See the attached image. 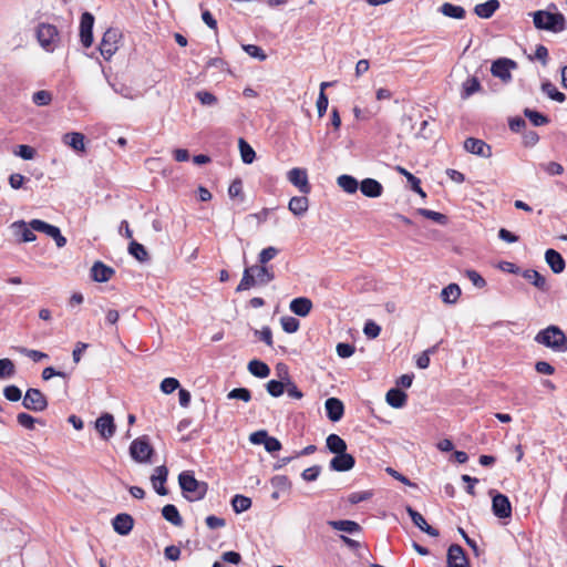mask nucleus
<instances>
[{"mask_svg":"<svg viewBox=\"0 0 567 567\" xmlns=\"http://www.w3.org/2000/svg\"><path fill=\"white\" fill-rule=\"evenodd\" d=\"M179 388V382L177 379L175 378H165L162 382H161V390L162 392H164L165 394H171L173 393L175 390H177Z\"/></svg>","mask_w":567,"mask_h":567,"instance_id":"obj_58","label":"nucleus"},{"mask_svg":"<svg viewBox=\"0 0 567 567\" xmlns=\"http://www.w3.org/2000/svg\"><path fill=\"white\" fill-rule=\"evenodd\" d=\"M440 12L449 18L463 19L465 17V9L450 2H445L440 7Z\"/></svg>","mask_w":567,"mask_h":567,"instance_id":"obj_39","label":"nucleus"},{"mask_svg":"<svg viewBox=\"0 0 567 567\" xmlns=\"http://www.w3.org/2000/svg\"><path fill=\"white\" fill-rule=\"evenodd\" d=\"M361 193L370 198L380 197L383 193V186L374 178H364L359 184Z\"/></svg>","mask_w":567,"mask_h":567,"instance_id":"obj_21","label":"nucleus"},{"mask_svg":"<svg viewBox=\"0 0 567 567\" xmlns=\"http://www.w3.org/2000/svg\"><path fill=\"white\" fill-rule=\"evenodd\" d=\"M355 464L354 457L351 454L341 452L330 461V468L336 472H347L353 468Z\"/></svg>","mask_w":567,"mask_h":567,"instance_id":"obj_16","label":"nucleus"},{"mask_svg":"<svg viewBox=\"0 0 567 567\" xmlns=\"http://www.w3.org/2000/svg\"><path fill=\"white\" fill-rule=\"evenodd\" d=\"M280 321L287 333H293L299 329V321L293 317H282Z\"/></svg>","mask_w":567,"mask_h":567,"instance_id":"obj_59","label":"nucleus"},{"mask_svg":"<svg viewBox=\"0 0 567 567\" xmlns=\"http://www.w3.org/2000/svg\"><path fill=\"white\" fill-rule=\"evenodd\" d=\"M539 166L550 176L561 175L564 173V167L557 162L542 163Z\"/></svg>","mask_w":567,"mask_h":567,"instance_id":"obj_57","label":"nucleus"},{"mask_svg":"<svg viewBox=\"0 0 567 567\" xmlns=\"http://www.w3.org/2000/svg\"><path fill=\"white\" fill-rule=\"evenodd\" d=\"M244 51L251 58H255L259 61H265L267 55L264 50L255 44H245L243 45Z\"/></svg>","mask_w":567,"mask_h":567,"instance_id":"obj_55","label":"nucleus"},{"mask_svg":"<svg viewBox=\"0 0 567 567\" xmlns=\"http://www.w3.org/2000/svg\"><path fill=\"white\" fill-rule=\"evenodd\" d=\"M309 208V200L306 196H295L289 200L288 209L296 216H302Z\"/></svg>","mask_w":567,"mask_h":567,"instance_id":"obj_29","label":"nucleus"},{"mask_svg":"<svg viewBox=\"0 0 567 567\" xmlns=\"http://www.w3.org/2000/svg\"><path fill=\"white\" fill-rule=\"evenodd\" d=\"M196 97L203 105L213 106L217 104V97L208 91H198Z\"/></svg>","mask_w":567,"mask_h":567,"instance_id":"obj_60","label":"nucleus"},{"mask_svg":"<svg viewBox=\"0 0 567 567\" xmlns=\"http://www.w3.org/2000/svg\"><path fill=\"white\" fill-rule=\"evenodd\" d=\"M95 429L104 440L111 439L116 430L114 417L110 413H104L95 421Z\"/></svg>","mask_w":567,"mask_h":567,"instance_id":"obj_13","label":"nucleus"},{"mask_svg":"<svg viewBox=\"0 0 567 567\" xmlns=\"http://www.w3.org/2000/svg\"><path fill=\"white\" fill-rule=\"evenodd\" d=\"M337 185L348 194H354L359 188V182L351 175H340L337 178Z\"/></svg>","mask_w":567,"mask_h":567,"instance_id":"obj_33","label":"nucleus"},{"mask_svg":"<svg viewBox=\"0 0 567 567\" xmlns=\"http://www.w3.org/2000/svg\"><path fill=\"white\" fill-rule=\"evenodd\" d=\"M327 449L333 454H340L347 451V443L337 434L328 435L326 440Z\"/></svg>","mask_w":567,"mask_h":567,"instance_id":"obj_38","label":"nucleus"},{"mask_svg":"<svg viewBox=\"0 0 567 567\" xmlns=\"http://www.w3.org/2000/svg\"><path fill=\"white\" fill-rule=\"evenodd\" d=\"M163 517L173 524L174 526H182L183 525V518L179 515V512L175 505L167 504L162 509Z\"/></svg>","mask_w":567,"mask_h":567,"instance_id":"obj_36","label":"nucleus"},{"mask_svg":"<svg viewBox=\"0 0 567 567\" xmlns=\"http://www.w3.org/2000/svg\"><path fill=\"white\" fill-rule=\"evenodd\" d=\"M289 307L295 315L299 317H306L312 309V301L306 297H298L291 300Z\"/></svg>","mask_w":567,"mask_h":567,"instance_id":"obj_24","label":"nucleus"},{"mask_svg":"<svg viewBox=\"0 0 567 567\" xmlns=\"http://www.w3.org/2000/svg\"><path fill=\"white\" fill-rule=\"evenodd\" d=\"M227 398L230 400H241L244 402H249L251 399V393L246 388H236V389H233L227 394Z\"/></svg>","mask_w":567,"mask_h":567,"instance_id":"obj_53","label":"nucleus"},{"mask_svg":"<svg viewBox=\"0 0 567 567\" xmlns=\"http://www.w3.org/2000/svg\"><path fill=\"white\" fill-rule=\"evenodd\" d=\"M498 0H488L484 3H478L474 8V12L482 19H489L499 8Z\"/></svg>","mask_w":567,"mask_h":567,"instance_id":"obj_26","label":"nucleus"},{"mask_svg":"<svg viewBox=\"0 0 567 567\" xmlns=\"http://www.w3.org/2000/svg\"><path fill=\"white\" fill-rule=\"evenodd\" d=\"M328 525L336 530L354 534L361 530V526L354 520L341 519V520H329Z\"/></svg>","mask_w":567,"mask_h":567,"instance_id":"obj_30","label":"nucleus"},{"mask_svg":"<svg viewBox=\"0 0 567 567\" xmlns=\"http://www.w3.org/2000/svg\"><path fill=\"white\" fill-rule=\"evenodd\" d=\"M16 374V365L12 360L0 359V379H10Z\"/></svg>","mask_w":567,"mask_h":567,"instance_id":"obj_46","label":"nucleus"},{"mask_svg":"<svg viewBox=\"0 0 567 567\" xmlns=\"http://www.w3.org/2000/svg\"><path fill=\"white\" fill-rule=\"evenodd\" d=\"M406 399L408 395L403 391L395 388L390 389L385 395L386 403L394 409L403 408L406 403Z\"/></svg>","mask_w":567,"mask_h":567,"instance_id":"obj_27","label":"nucleus"},{"mask_svg":"<svg viewBox=\"0 0 567 567\" xmlns=\"http://www.w3.org/2000/svg\"><path fill=\"white\" fill-rule=\"evenodd\" d=\"M12 153L24 161H32L37 155L35 148L25 144L16 146Z\"/></svg>","mask_w":567,"mask_h":567,"instance_id":"obj_45","label":"nucleus"},{"mask_svg":"<svg viewBox=\"0 0 567 567\" xmlns=\"http://www.w3.org/2000/svg\"><path fill=\"white\" fill-rule=\"evenodd\" d=\"M22 405L30 411L41 412L48 406L44 394L39 389H29L22 401Z\"/></svg>","mask_w":567,"mask_h":567,"instance_id":"obj_8","label":"nucleus"},{"mask_svg":"<svg viewBox=\"0 0 567 567\" xmlns=\"http://www.w3.org/2000/svg\"><path fill=\"white\" fill-rule=\"evenodd\" d=\"M545 260L554 274L563 272L566 267L563 256L555 249L546 250Z\"/></svg>","mask_w":567,"mask_h":567,"instance_id":"obj_23","label":"nucleus"},{"mask_svg":"<svg viewBox=\"0 0 567 567\" xmlns=\"http://www.w3.org/2000/svg\"><path fill=\"white\" fill-rule=\"evenodd\" d=\"M248 371L257 378L265 379L270 374V368L262 361L254 359L248 363Z\"/></svg>","mask_w":567,"mask_h":567,"instance_id":"obj_37","label":"nucleus"},{"mask_svg":"<svg viewBox=\"0 0 567 567\" xmlns=\"http://www.w3.org/2000/svg\"><path fill=\"white\" fill-rule=\"evenodd\" d=\"M178 483L184 496L189 502L203 499L208 491L207 483L197 481L194 474L189 471H184L179 474Z\"/></svg>","mask_w":567,"mask_h":567,"instance_id":"obj_1","label":"nucleus"},{"mask_svg":"<svg viewBox=\"0 0 567 567\" xmlns=\"http://www.w3.org/2000/svg\"><path fill=\"white\" fill-rule=\"evenodd\" d=\"M449 567H467V559L460 545L453 544L447 550Z\"/></svg>","mask_w":567,"mask_h":567,"instance_id":"obj_19","label":"nucleus"},{"mask_svg":"<svg viewBox=\"0 0 567 567\" xmlns=\"http://www.w3.org/2000/svg\"><path fill=\"white\" fill-rule=\"evenodd\" d=\"M62 142L75 152H84V135L79 132L66 133L62 136Z\"/></svg>","mask_w":567,"mask_h":567,"instance_id":"obj_25","label":"nucleus"},{"mask_svg":"<svg viewBox=\"0 0 567 567\" xmlns=\"http://www.w3.org/2000/svg\"><path fill=\"white\" fill-rule=\"evenodd\" d=\"M533 21L535 28L539 30L558 33L566 29V19L560 12L551 13L538 10L533 13Z\"/></svg>","mask_w":567,"mask_h":567,"instance_id":"obj_3","label":"nucleus"},{"mask_svg":"<svg viewBox=\"0 0 567 567\" xmlns=\"http://www.w3.org/2000/svg\"><path fill=\"white\" fill-rule=\"evenodd\" d=\"M417 212L423 217L431 219L437 224L445 225L447 223V217L439 212H434L426 208H420Z\"/></svg>","mask_w":567,"mask_h":567,"instance_id":"obj_48","label":"nucleus"},{"mask_svg":"<svg viewBox=\"0 0 567 567\" xmlns=\"http://www.w3.org/2000/svg\"><path fill=\"white\" fill-rule=\"evenodd\" d=\"M238 146L243 162L245 164H251L256 157L254 148L244 138H239Z\"/></svg>","mask_w":567,"mask_h":567,"instance_id":"obj_42","label":"nucleus"},{"mask_svg":"<svg viewBox=\"0 0 567 567\" xmlns=\"http://www.w3.org/2000/svg\"><path fill=\"white\" fill-rule=\"evenodd\" d=\"M542 91L551 100L563 103L566 100V95L558 91L557 87L549 81L542 84Z\"/></svg>","mask_w":567,"mask_h":567,"instance_id":"obj_41","label":"nucleus"},{"mask_svg":"<svg viewBox=\"0 0 567 567\" xmlns=\"http://www.w3.org/2000/svg\"><path fill=\"white\" fill-rule=\"evenodd\" d=\"M461 296V288L456 284H450L441 291L443 302L452 305L457 301Z\"/></svg>","mask_w":567,"mask_h":567,"instance_id":"obj_34","label":"nucleus"},{"mask_svg":"<svg viewBox=\"0 0 567 567\" xmlns=\"http://www.w3.org/2000/svg\"><path fill=\"white\" fill-rule=\"evenodd\" d=\"M128 252L134 257L136 258L138 261H146L148 260V252L147 250L145 249V247L135 241V240H132L128 245Z\"/></svg>","mask_w":567,"mask_h":567,"instance_id":"obj_44","label":"nucleus"},{"mask_svg":"<svg viewBox=\"0 0 567 567\" xmlns=\"http://www.w3.org/2000/svg\"><path fill=\"white\" fill-rule=\"evenodd\" d=\"M481 83L477 78L470 76L462 84L461 97L466 100L481 90Z\"/></svg>","mask_w":567,"mask_h":567,"instance_id":"obj_35","label":"nucleus"},{"mask_svg":"<svg viewBox=\"0 0 567 567\" xmlns=\"http://www.w3.org/2000/svg\"><path fill=\"white\" fill-rule=\"evenodd\" d=\"M16 350L30 358L31 360H33L34 362H38V361H41L43 359H47L48 358V354L44 353V352H41L39 350H32V349H28V348H24V347H17Z\"/></svg>","mask_w":567,"mask_h":567,"instance_id":"obj_51","label":"nucleus"},{"mask_svg":"<svg viewBox=\"0 0 567 567\" xmlns=\"http://www.w3.org/2000/svg\"><path fill=\"white\" fill-rule=\"evenodd\" d=\"M114 274V269L104 265L102 261H95L91 268V277L96 282H106Z\"/></svg>","mask_w":567,"mask_h":567,"instance_id":"obj_22","label":"nucleus"},{"mask_svg":"<svg viewBox=\"0 0 567 567\" xmlns=\"http://www.w3.org/2000/svg\"><path fill=\"white\" fill-rule=\"evenodd\" d=\"M231 506L235 513H243L251 507V499L247 496L237 494L231 499Z\"/></svg>","mask_w":567,"mask_h":567,"instance_id":"obj_43","label":"nucleus"},{"mask_svg":"<svg viewBox=\"0 0 567 567\" xmlns=\"http://www.w3.org/2000/svg\"><path fill=\"white\" fill-rule=\"evenodd\" d=\"M363 332L369 339H374L380 334L381 327L374 321L369 320L364 324Z\"/></svg>","mask_w":567,"mask_h":567,"instance_id":"obj_64","label":"nucleus"},{"mask_svg":"<svg viewBox=\"0 0 567 567\" xmlns=\"http://www.w3.org/2000/svg\"><path fill=\"white\" fill-rule=\"evenodd\" d=\"M372 496H373V493L371 491L353 492L348 496V501L351 504H358V503L370 499Z\"/></svg>","mask_w":567,"mask_h":567,"instance_id":"obj_62","label":"nucleus"},{"mask_svg":"<svg viewBox=\"0 0 567 567\" xmlns=\"http://www.w3.org/2000/svg\"><path fill=\"white\" fill-rule=\"evenodd\" d=\"M324 408L327 411V416L332 422H338L341 420L344 413L343 403L337 398H329L324 402Z\"/></svg>","mask_w":567,"mask_h":567,"instance_id":"obj_20","label":"nucleus"},{"mask_svg":"<svg viewBox=\"0 0 567 567\" xmlns=\"http://www.w3.org/2000/svg\"><path fill=\"white\" fill-rule=\"evenodd\" d=\"M288 181L296 186L301 193H310V185L308 182L307 171L303 168L295 167L288 172Z\"/></svg>","mask_w":567,"mask_h":567,"instance_id":"obj_11","label":"nucleus"},{"mask_svg":"<svg viewBox=\"0 0 567 567\" xmlns=\"http://www.w3.org/2000/svg\"><path fill=\"white\" fill-rule=\"evenodd\" d=\"M406 513L411 517L413 524L419 527L422 532L426 533L427 535L432 537L439 536V530L429 525L425 520V518L415 509H413L411 506H406L405 508Z\"/></svg>","mask_w":567,"mask_h":567,"instance_id":"obj_17","label":"nucleus"},{"mask_svg":"<svg viewBox=\"0 0 567 567\" xmlns=\"http://www.w3.org/2000/svg\"><path fill=\"white\" fill-rule=\"evenodd\" d=\"M52 101V94L49 91H37L32 95V102L38 106L49 105Z\"/></svg>","mask_w":567,"mask_h":567,"instance_id":"obj_52","label":"nucleus"},{"mask_svg":"<svg viewBox=\"0 0 567 567\" xmlns=\"http://www.w3.org/2000/svg\"><path fill=\"white\" fill-rule=\"evenodd\" d=\"M522 275L526 280H528L532 285H534L539 290L548 291V286H547L545 277L543 275H540L537 270L527 269Z\"/></svg>","mask_w":567,"mask_h":567,"instance_id":"obj_31","label":"nucleus"},{"mask_svg":"<svg viewBox=\"0 0 567 567\" xmlns=\"http://www.w3.org/2000/svg\"><path fill=\"white\" fill-rule=\"evenodd\" d=\"M258 285L256 280V276L252 270H250V267H247L244 270L243 278L239 282V285L236 288L237 292L245 291L250 289L251 287Z\"/></svg>","mask_w":567,"mask_h":567,"instance_id":"obj_40","label":"nucleus"},{"mask_svg":"<svg viewBox=\"0 0 567 567\" xmlns=\"http://www.w3.org/2000/svg\"><path fill=\"white\" fill-rule=\"evenodd\" d=\"M398 171L406 177L408 182L411 184V187L414 192L420 194L422 197H425V193L421 188L420 179L417 177H415L413 174H411L403 167H398Z\"/></svg>","mask_w":567,"mask_h":567,"instance_id":"obj_49","label":"nucleus"},{"mask_svg":"<svg viewBox=\"0 0 567 567\" xmlns=\"http://www.w3.org/2000/svg\"><path fill=\"white\" fill-rule=\"evenodd\" d=\"M516 65L515 61L507 58H501L492 63L491 72L495 78L506 82L512 79L511 71L515 69Z\"/></svg>","mask_w":567,"mask_h":567,"instance_id":"obj_9","label":"nucleus"},{"mask_svg":"<svg viewBox=\"0 0 567 567\" xmlns=\"http://www.w3.org/2000/svg\"><path fill=\"white\" fill-rule=\"evenodd\" d=\"M120 39L121 32L117 29L110 28L104 32L99 49L105 60H110L115 54Z\"/></svg>","mask_w":567,"mask_h":567,"instance_id":"obj_6","label":"nucleus"},{"mask_svg":"<svg viewBox=\"0 0 567 567\" xmlns=\"http://www.w3.org/2000/svg\"><path fill=\"white\" fill-rule=\"evenodd\" d=\"M535 341L556 352L567 351V337L557 326H549L546 329L540 330L536 334Z\"/></svg>","mask_w":567,"mask_h":567,"instance_id":"obj_2","label":"nucleus"},{"mask_svg":"<svg viewBox=\"0 0 567 567\" xmlns=\"http://www.w3.org/2000/svg\"><path fill=\"white\" fill-rule=\"evenodd\" d=\"M12 228L14 230V234L21 235L22 241L30 243L35 240V235L33 233V229L28 226V224L23 220L14 221L12 224Z\"/></svg>","mask_w":567,"mask_h":567,"instance_id":"obj_32","label":"nucleus"},{"mask_svg":"<svg viewBox=\"0 0 567 567\" xmlns=\"http://www.w3.org/2000/svg\"><path fill=\"white\" fill-rule=\"evenodd\" d=\"M279 254V250L274 247L269 246L265 249H262L258 255V261L260 265H267L271 259H274Z\"/></svg>","mask_w":567,"mask_h":567,"instance_id":"obj_54","label":"nucleus"},{"mask_svg":"<svg viewBox=\"0 0 567 567\" xmlns=\"http://www.w3.org/2000/svg\"><path fill=\"white\" fill-rule=\"evenodd\" d=\"M320 473H321V466L313 465L311 467L303 470V472L301 473V477L306 482H313L318 478Z\"/></svg>","mask_w":567,"mask_h":567,"instance_id":"obj_63","label":"nucleus"},{"mask_svg":"<svg viewBox=\"0 0 567 567\" xmlns=\"http://www.w3.org/2000/svg\"><path fill=\"white\" fill-rule=\"evenodd\" d=\"M266 389H267V392L274 396V398H278L280 396L284 391H285V385L281 381H277V380H270L267 384H266Z\"/></svg>","mask_w":567,"mask_h":567,"instance_id":"obj_56","label":"nucleus"},{"mask_svg":"<svg viewBox=\"0 0 567 567\" xmlns=\"http://www.w3.org/2000/svg\"><path fill=\"white\" fill-rule=\"evenodd\" d=\"M524 114L535 126H542L548 123V118L537 111L525 109Z\"/></svg>","mask_w":567,"mask_h":567,"instance_id":"obj_50","label":"nucleus"},{"mask_svg":"<svg viewBox=\"0 0 567 567\" xmlns=\"http://www.w3.org/2000/svg\"><path fill=\"white\" fill-rule=\"evenodd\" d=\"M35 37L40 47L47 52H53L60 43L58 28L50 23H39L35 28Z\"/></svg>","mask_w":567,"mask_h":567,"instance_id":"obj_4","label":"nucleus"},{"mask_svg":"<svg viewBox=\"0 0 567 567\" xmlns=\"http://www.w3.org/2000/svg\"><path fill=\"white\" fill-rule=\"evenodd\" d=\"M254 271L258 285H267L275 279V274L265 265H254L250 267Z\"/></svg>","mask_w":567,"mask_h":567,"instance_id":"obj_28","label":"nucleus"},{"mask_svg":"<svg viewBox=\"0 0 567 567\" xmlns=\"http://www.w3.org/2000/svg\"><path fill=\"white\" fill-rule=\"evenodd\" d=\"M167 475H168V471H167L166 466L161 465L154 470V473L151 476L153 487L158 495L164 496L167 494V489L164 486V483L167 480Z\"/></svg>","mask_w":567,"mask_h":567,"instance_id":"obj_18","label":"nucleus"},{"mask_svg":"<svg viewBox=\"0 0 567 567\" xmlns=\"http://www.w3.org/2000/svg\"><path fill=\"white\" fill-rule=\"evenodd\" d=\"M17 422L24 429L33 430L35 423L43 424V422L39 419L33 417L32 415L21 412L17 415Z\"/></svg>","mask_w":567,"mask_h":567,"instance_id":"obj_47","label":"nucleus"},{"mask_svg":"<svg viewBox=\"0 0 567 567\" xmlns=\"http://www.w3.org/2000/svg\"><path fill=\"white\" fill-rule=\"evenodd\" d=\"M3 395L8 401L17 402L21 399V390L16 385H8L3 389Z\"/></svg>","mask_w":567,"mask_h":567,"instance_id":"obj_61","label":"nucleus"},{"mask_svg":"<svg viewBox=\"0 0 567 567\" xmlns=\"http://www.w3.org/2000/svg\"><path fill=\"white\" fill-rule=\"evenodd\" d=\"M94 17L90 12H84L80 21V39L83 47L89 48L93 43Z\"/></svg>","mask_w":567,"mask_h":567,"instance_id":"obj_10","label":"nucleus"},{"mask_svg":"<svg viewBox=\"0 0 567 567\" xmlns=\"http://www.w3.org/2000/svg\"><path fill=\"white\" fill-rule=\"evenodd\" d=\"M114 530L122 536L128 535L134 526V519L130 514L121 513L112 519Z\"/></svg>","mask_w":567,"mask_h":567,"instance_id":"obj_15","label":"nucleus"},{"mask_svg":"<svg viewBox=\"0 0 567 567\" xmlns=\"http://www.w3.org/2000/svg\"><path fill=\"white\" fill-rule=\"evenodd\" d=\"M154 449L146 435L132 441L130 445V455L137 463H148Z\"/></svg>","mask_w":567,"mask_h":567,"instance_id":"obj_5","label":"nucleus"},{"mask_svg":"<svg viewBox=\"0 0 567 567\" xmlns=\"http://www.w3.org/2000/svg\"><path fill=\"white\" fill-rule=\"evenodd\" d=\"M30 227L33 230L44 233L45 235L54 239L59 248H62L66 245V238L61 234L60 228L56 226L50 225L40 219H32L30 221Z\"/></svg>","mask_w":567,"mask_h":567,"instance_id":"obj_7","label":"nucleus"},{"mask_svg":"<svg viewBox=\"0 0 567 567\" xmlns=\"http://www.w3.org/2000/svg\"><path fill=\"white\" fill-rule=\"evenodd\" d=\"M492 509L496 517L508 518L512 515V505L507 496L496 494L492 501Z\"/></svg>","mask_w":567,"mask_h":567,"instance_id":"obj_14","label":"nucleus"},{"mask_svg":"<svg viewBox=\"0 0 567 567\" xmlns=\"http://www.w3.org/2000/svg\"><path fill=\"white\" fill-rule=\"evenodd\" d=\"M464 148L466 150V152L481 156L483 158H488L492 156L491 146L480 138H466L464 142Z\"/></svg>","mask_w":567,"mask_h":567,"instance_id":"obj_12","label":"nucleus"}]
</instances>
